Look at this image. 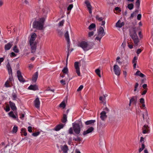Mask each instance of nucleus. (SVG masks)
<instances>
[{
    "label": "nucleus",
    "instance_id": "nucleus-1",
    "mask_svg": "<svg viewBox=\"0 0 153 153\" xmlns=\"http://www.w3.org/2000/svg\"><path fill=\"white\" fill-rule=\"evenodd\" d=\"M137 30L135 27H133L131 28L130 31V36L133 41L135 47H137L140 42V40L137 35Z\"/></svg>",
    "mask_w": 153,
    "mask_h": 153
},
{
    "label": "nucleus",
    "instance_id": "nucleus-2",
    "mask_svg": "<svg viewBox=\"0 0 153 153\" xmlns=\"http://www.w3.org/2000/svg\"><path fill=\"white\" fill-rule=\"evenodd\" d=\"M44 21V18H41L39 21H35L33 23V28L40 30H42L43 28Z\"/></svg>",
    "mask_w": 153,
    "mask_h": 153
},
{
    "label": "nucleus",
    "instance_id": "nucleus-3",
    "mask_svg": "<svg viewBox=\"0 0 153 153\" xmlns=\"http://www.w3.org/2000/svg\"><path fill=\"white\" fill-rule=\"evenodd\" d=\"M93 45L92 44H89L84 41H81L78 45V46L81 48L84 51H87L91 49Z\"/></svg>",
    "mask_w": 153,
    "mask_h": 153
},
{
    "label": "nucleus",
    "instance_id": "nucleus-4",
    "mask_svg": "<svg viewBox=\"0 0 153 153\" xmlns=\"http://www.w3.org/2000/svg\"><path fill=\"white\" fill-rule=\"evenodd\" d=\"M72 125L74 132L76 134H79L81 130V128L79 124V123H73Z\"/></svg>",
    "mask_w": 153,
    "mask_h": 153
},
{
    "label": "nucleus",
    "instance_id": "nucleus-5",
    "mask_svg": "<svg viewBox=\"0 0 153 153\" xmlns=\"http://www.w3.org/2000/svg\"><path fill=\"white\" fill-rule=\"evenodd\" d=\"M17 74L18 79L20 82L23 83L25 82V80L23 78L22 75V73L20 71L18 70L17 71Z\"/></svg>",
    "mask_w": 153,
    "mask_h": 153
},
{
    "label": "nucleus",
    "instance_id": "nucleus-6",
    "mask_svg": "<svg viewBox=\"0 0 153 153\" xmlns=\"http://www.w3.org/2000/svg\"><path fill=\"white\" fill-rule=\"evenodd\" d=\"M113 70L114 73L117 76H119L120 75V68L117 65H114Z\"/></svg>",
    "mask_w": 153,
    "mask_h": 153
},
{
    "label": "nucleus",
    "instance_id": "nucleus-7",
    "mask_svg": "<svg viewBox=\"0 0 153 153\" xmlns=\"http://www.w3.org/2000/svg\"><path fill=\"white\" fill-rule=\"evenodd\" d=\"M74 67L76 69V72L78 76H80V68L79 66V62H76L74 63Z\"/></svg>",
    "mask_w": 153,
    "mask_h": 153
},
{
    "label": "nucleus",
    "instance_id": "nucleus-8",
    "mask_svg": "<svg viewBox=\"0 0 153 153\" xmlns=\"http://www.w3.org/2000/svg\"><path fill=\"white\" fill-rule=\"evenodd\" d=\"M31 50V53H33L35 52L36 48V42L30 43Z\"/></svg>",
    "mask_w": 153,
    "mask_h": 153
},
{
    "label": "nucleus",
    "instance_id": "nucleus-9",
    "mask_svg": "<svg viewBox=\"0 0 153 153\" xmlns=\"http://www.w3.org/2000/svg\"><path fill=\"white\" fill-rule=\"evenodd\" d=\"M85 4H86L88 9L89 11L90 14H91L92 13V6H91L89 2L88 1H85Z\"/></svg>",
    "mask_w": 153,
    "mask_h": 153
},
{
    "label": "nucleus",
    "instance_id": "nucleus-10",
    "mask_svg": "<svg viewBox=\"0 0 153 153\" xmlns=\"http://www.w3.org/2000/svg\"><path fill=\"white\" fill-rule=\"evenodd\" d=\"M105 33H104V29L102 27H100L99 29L98 30V35H100L103 37L105 35Z\"/></svg>",
    "mask_w": 153,
    "mask_h": 153
},
{
    "label": "nucleus",
    "instance_id": "nucleus-11",
    "mask_svg": "<svg viewBox=\"0 0 153 153\" xmlns=\"http://www.w3.org/2000/svg\"><path fill=\"white\" fill-rule=\"evenodd\" d=\"M34 106L36 108H38L40 107V101L39 98L37 97L34 101Z\"/></svg>",
    "mask_w": 153,
    "mask_h": 153
},
{
    "label": "nucleus",
    "instance_id": "nucleus-12",
    "mask_svg": "<svg viewBox=\"0 0 153 153\" xmlns=\"http://www.w3.org/2000/svg\"><path fill=\"white\" fill-rule=\"evenodd\" d=\"M94 128L92 127L89 128L86 131H84L83 134L85 136L87 134L91 133L94 130Z\"/></svg>",
    "mask_w": 153,
    "mask_h": 153
},
{
    "label": "nucleus",
    "instance_id": "nucleus-13",
    "mask_svg": "<svg viewBox=\"0 0 153 153\" xmlns=\"http://www.w3.org/2000/svg\"><path fill=\"white\" fill-rule=\"evenodd\" d=\"M100 118L101 120L104 121L107 118V116L106 115V113L105 111H102L100 114Z\"/></svg>",
    "mask_w": 153,
    "mask_h": 153
},
{
    "label": "nucleus",
    "instance_id": "nucleus-14",
    "mask_svg": "<svg viewBox=\"0 0 153 153\" xmlns=\"http://www.w3.org/2000/svg\"><path fill=\"white\" fill-rule=\"evenodd\" d=\"M124 25V22L119 20L116 24V27H117L121 28Z\"/></svg>",
    "mask_w": 153,
    "mask_h": 153
},
{
    "label": "nucleus",
    "instance_id": "nucleus-15",
    "mask_svg": "<svg viewBox=\"0 0 153 153\" xmlns=\"http://www.w3.org/2000/svg\"><path fill=\"white\" fill-rule=\"evenodd\" d=\"M137 99L136 96L133 97L130 100L129 103V107L131 106V104L132 102L135 104H136L137 102Z\"/></svg>",
    "mask_w": 153,
    "mask_h": 153
},
{
    "label": "nucleus",
    "instance_id": "nucleus-16",
    "mask_svg": "<svg viewBox=\"0 0 153 153\" xmlns=\"http://www.w3.org/2000/svg\"><path fill=\"white\" fill-rule=\"evenodd\" d=\"M12 46V42H9L5 45L4 47V49L5 51L9 50Z\"/></svg>",
    "mask_w": 153,
    "mask_h": 153
},
{
    "label": "nucleus",
    "instance_id": "nucleus-17",
    "mask_svg": "<svg viewBox=\"0 0 153 153\" xmlns=\"http://www.w3.org/2000/svg\"><path fill=\"white\" fill-rule=\"evenodd\" d=\"M28 89L29 90L33 91L38 90V88L36 85H30L28 87Z\"/></svg>",
    "mask_w": 153,
    "mask_h": 153
},
{
    "label": "nucleus",
    "instance_id": "nucleus-18",
    "mask_svg": "<svg viewBox=\"0 0 153 153\" xmlns=\"http://www.w3.org/2000/svg\"><path fill=\"white\" fill-rule=\"evenodd\" d=\"M64 125L62 124H59L57 125L54 128V130L56 131H58L62 128L64 127Z\"/></svg>",
    "mask_w": 153,
    "mask_h": 153
},
{
    "label": "nucleus",
    "instance_id": "nucleus-19",
    "mask_svg": "<svg viewBox=\"0 0 153 153\" xmlns=\"http://www.w3.org/2000/svg\"><path fill=\"white\" fill-rule=\"evenodd\" d=\"M95 122V120H91L85 122V123L86 125H90L91 126L93 125Z\"/></svg>",
    "mask_w": 153,
    "mask_h": 153
},
{
    "label": "nucleus",
    "instance_id": "nucleus-20",
    "mask_svg": "<svg viewBox=\"0 0 153 153\" xmlns=\"http://www.w3.org/2000/svg\"><path fill=\"white\" fill-rule=\"evenodd\" d=\"M38 72H36L33 75L32 81L33 82H36L37 79L38 78Z\"/></svg>",
    "mask_w": 153,
    "mask_h": 153
},
{
    "label": "nucleus",
    "instance_id": "nucleus-21",
    "mask_svg": "<svg viewBox=\"0 0 153 153\" xmlns=\"http://www.w3.org/2000/svg\"><path fill=\"white\" fill-rule=\"evenodd\" d=\"M67 49H68V51L67 52V60L68 59V56L69 55V49L71 47V43L70 42V40L69 41H67Z\"/></svg>",
    "mask_w": 153,
    "mask_h": 153
},
{
    "label": "nucleus",
    "instance_id": "nucleus-22",
    "mask_svg": "<svg viewBox=\"0 0 153 153\" xmlns=\"http://www.w3.org/2000/svg\"><path fill=\"white\" fill-rule=\"evenodd\" d=\"M9 104L12 110L14 111L16 109V108L14 103L12 102L11 101H10L9 102Z\"/></svg>",
    "mask_w": 153,
    "mask_h": 153
},
{
    "label": "nucleus",
    "instance_id": "nucleus-23",
    "mask_svg": "<svg viewBox=\"0 0 153 153\" xmlns=\"http://www.w3.org/2000/svg\"><path fill=\"white\" fill-rule=\"evenodd\" d=\"M134 75L139 76L141 77H143L145 76L144 74L142 73L140 71H137L134 74Z\"/></svg>",
    "mask_w": 153,
    "mask_h": 153
},
{
    "label": "nucleus",
    "instance_id": "nucleus-24",
    "mask_svg": "<svg viewBox=\"0 0 153 153\" xmlns=\"http://www.w3.org/2000/svg\"><path fill=\"white\" fill-rule=\"evenodd\" d=\"M65 37L67 41H70L68 31H67L65 34Z\"/></svg>",
    "mask_w": 153,
    "mask_h": 153
},
{
    "label": "nucleus",
    "instance_id": "nucleus-25",
    "mask_svg": "<svg viewBox=\"0 0 153 153\" xmlns=\"http://www.w3.org/2000/svg\"><path fill=\"white\" fill-rule=\"evenodd\" d=\"M67 121V115L65 114H63V117L62 120V121L63 123H65Z\"/></svg>",
    "mask_w": 153,
    "mask_h": 153
},
{
    "label": "nucleus",
    "instance_id": "nucleus-26",
    "mask_svg": "<svg viewBox=\"0 0 153 153\" xmlns=\"http://www.w3.org/2000/svg\"><path fill=\"white\" fill-rule=\"evenodd\" d=\"M9 115L10 117L13 118L14 119H16L17 118V117H18V116H17L16 117V116H15L14 115L13 112L12 111L9 112Z\"/></svg>",
    "mask_w": 153,
    "mask_h": 153
},
{
    "label": "nucleus",
    "instance_id": "nucleus-27",
    "mask_svg": "<svg viewBox=\"0 0 153 153\" xmlns=\"http://www.w3.org/2000/svg\"><path fill=\"white\" fill-rule=\"evenodd\" d=\"M96 25L95 24L92 23L88 27V29L89 30H91L92 29H95L96 30Z\"/></svg>",
    "mask_w": 153,
    "mask_h": 153
},
{
    "label": "nucleus",
    "instance_id": "nucleus-28",
    "mask_svg": "<svg viewBox=\"0 0 153 153\" xmlns=\"http://www.w3.org/2000/svg\"><path fill=\"white\" fill-rule=\"evenodd\" d=\"M68 149L67 146L66 145H65L63 147L62 150L64 153H67V151Z\"/></svg>",
    "mask_w": 153,
    "mask_h": 153
},
{
    "label": "nucleus",
    "instance_id": "nucleus-29",
    "mask_svg": "<svg viewBox=\"0 0 153 153\" xmlns=\"http://www.w3.org/2000/svg\"><path fill=\"white\" fill-rule=\"evenodd\" d=\"M21 134L23 135L24 136H26L27 135L26 130L25 128H22L21 130Z\"/></svg>",
    "mask_w": 153,
    "mask_h": 153
},
{
    "label": "nucleus",
    "instance_id": "nucleus-30",
    "mask_svg": "<svg viewBox=\"0 0 153 153\" xmlns=\"http://www.w3.org/2000/svg\"><path fill=\"white\" fill-rule=\"evenodd\" d=\"M62 72L65 74H67L68 73V70L67 66L65 67L62 71Z\"/></svg>",
    "mask_w": 153,
    "mask_h": 153
},
{
    "label": "nucleus",
    "instance_id": "nucleus-31",
    "mask_svg": "<svg viewBox=\"0 0 153 153\" xmlns=\"http://www.w3.org/2000/svg\"><path fill=\"white\" fill-rule=\"evenodd\" d=\"M17 98V95L15 93H13L12 94V99L14 100H16V99Z\"/></svg>",
    "mask_w": 153,
    "mask_h": 153
},
{
    "label": "nucleus",
    "instance_id": "nucleus-32",
    "mask_svg": "<svg viewBox=\"0 0 153 153\" xmlns=\"http://www.w3.org/2000/svg\"><path fill=\"white\" fill-rule=\"evenodd\" d=\"M95 72L96 73V74L99 77H101V76L100 74V71L99 69H96L95 70Z\"/></svg>",
    "mask_w": 153,
    "mask_h": 153
},
{
    "label": "nucleus",
    "instance_id": "nucleus-33",
    "mask_svg": "<svg viewBox=\"0 0 153 153\" xmlns=\"http://www.w3.org/2000/svg\"><path fill=\"white\" fill-rule=\"evenodd\" d=\"M140 0H137L135 2V5L137 7V8H139L140 7Z\"/></svg>",
    "mask_w": 153,
    "mask_h": 153
},
{
    "label": "nucleus",
    "instance_id": "nucleus-34",
    "mask_svg": "<svg viewBox=\"0 0 153 153\" xmlns=\"http://www.w3.org/2000/svg\"><path fill=\"white\" fill-rule=\"evenodd\" d=\"M65 104L64 101H63L59 105V106L60 107L64 108L65 107Z\"/></svg>",
    "mask_w": 153,
    "mask_h": 153
},
{
    "label": "nucleus",
    "instance_id": "nucleus-35",
    "mask_svg": "<svg viewBox=\"0 0 153 153\" xmlns=\"http://www.w3.org/2000/svg\"><path fill=\"white\" fill-rule=\"evenodd\" d=\"M143 128H145V129H143V134H146V129L149 128V126H146V125H145L143 126Z\"/></svg>",
    "mask_w": 153,
    "mask_h": 153
},
{
    "label": "nucleus",
    "instance_id": "nucleus-36",
    "mask_svg": "<svg viewBox=\"0 0 153 153\" xmlns=\"http://www.w3.org/2000/svg\"><path fill=\"white\" fill-rule=\"evenodd\" d=\"M13 51L16 53H18L19 52V50L17 48V46L15 45L13 48Z\"/></svg>",
    "mask_w": 153,
    "mask_h": 153
},
{
    "label": "nucleus",
    "instance_id": "nucleus-37",
    "mask_svg": "<svg viewBox=\"0 0 153 153\" xmlns=\"http://www.w3.org/2000/svg\"><path fill=\"white\" fill-rule=\"evenodd\" d=\"M96 19L100 22L102 21L103 19V18L102 17H100L98 15L96 16Z\"/></svg>",
    "mask_w": 153,
    "mask_h": 153
},
{
    "label": "nucleus",
    "instance_id": "nucleus-38",
    "mask_svg": "<svg viewBox=\"0 0 153 153\" xmlns=\"http://www.w3.org/2000/svg\"><path fill=\"white\" fill-rule=\"evenodd\" d=\"M134 7V5L133 4H130L128 5V7L130 10L132 9Z\"/></svg>",
    "mask_w": 153,
    "mask_h": 153
},
{
    "label": "nucleus",
    "instance_id": "nucleus-39",
    "mask_svg": "<svg viewBox=\"0 0 153 153\" xmlns=\"http://www.w3.org/2000/svg\"><path fill=\"white\" fill-rule=\"evenodd\" d=\"M18 130V127L17 126H14L13 129V133H16L17 132Z\"/></svg>",
    "mask_w": 153,
    "mask_h": 153
},
{
    "label": "nucleus",
    "instance_id": "nucleus-40",
    "mask_svg": "<svg viewBox=\"0 0 153 153\" xmlns=\"http://www.w3.org/2000/svg\"><path fill=\"white\" fill-rule=\"evenodd\" d=\"M102 36H101L98 35L95 38V40H99L100 42L101 39V38H102Z\"/></svg>",
    "mask_w": 153,
    "mask_h": 153
},
{
    "label": "nucleus",
    "instance_id": "nucleus-41",
    "mask_svg": "<svg viewBox=\"0 0 153 153\" xmlns=\"http://www.w3.org/2000/svg\"><path fill=\"white\" fill-rule=\"evenodd\" d=\"M9 82L8 81H7L5 83V85L6 87H11V85L9 84Z\"/></svg>",
    "mask_w": 153,
    "mask_h": 153
},
{
    "label": "nucleus",
    "instance_id": "nucleus-42",
    "mask_svg": "<svg viewBox=\"0 0 153 153\" xmlns=\"http://www.w3.org/2000/svg\"><path fill=\"white\" fill-rule=\"evenodd\" d=\"M40 134V132H36L33 133L32 134V135L34 137H36L39 135Z\"/></svg>",
    "mask_w": 153,
    "mask_h": 153
},
{
    "label": "nucleus",
    "instance_id": "nucleus-43",
    "mask_svg": "<svg viewBox=\"0 0 153 153\" xmlns=\"http://www.w3.org/2000/svg\"><path fill=\"white\" fill-rule=\"evenodd\" d=\"M73 7V5L72 4L69 5L67 8L68 10L70 11Z\"/></svg>",
    "mask_w": 153,
    "mask_h": 153
},
{
    "label": "nucleus",
    "instance_id": "nucleus-44",
    "mask_svg": "<svg viewBox=\"0 0 153 153\" xmlns=\"http://www.w3.org/2000/svg\"><path fill=\"white\" fill-rule=\"evenodd\" d=\"M137 58L136 56H134L132 60L133 63H137Z\"/></svg>",
    "mask_w": 153,
    "mask_h": 153
},
{
    "label": "nucleus",
    "instance_id": "nucleus-45",
    "mask_svg": "<svg viewBox=\"0 0 153 153\" xmlns=\"http://www.w3.org/2000/svg\"><path fill=\"white\" fill-rule=\"evenodd\" d=\"M94 34V32L93 31H92L89 32L88 33V36L89 37H91L93 36Z\"/></svg>",
    "mask_w": 153,
    "mask_h": 153
},
{
    "label": "nucleus",
    "instance_id": "nucleus-46",
    "mask_svg": "<svg viewBox=\"0 0 153 153\" xmlns=\"http://www.w3.org/2000/svg\"><path fill=\"white\" fill-rule=\"evenodd\" d=\"M36 35L35 33H33L31 36V38L33 39H36Z\"/></svg>",
    "mask_w": 153,
    "mask_h": 153
},
{
    "label": "nucleus",
    "instance_id": "nucleus-47",
    "mask_svg": "<svg viewBox=\"0 0 153 153\" xmlns=\"http://www.w3.org/2000/svg\"><path fill=\"white\" fill-rule=\"evenodd\" d=\"M115 10H114V13H117L115 11H116L117 12H118L119 13L120 11H121V10H120L119 8L118 7H116L115 8Z\"/></svg>",
    "mask_w": 153,
    "mask_h": 153
},
{
    "label": "nucleus",
    "instance_id": "nucleus-48",
    "mask_svg": "<svg viewBox=\"0 0 153 153\" xmlns=\"http://www.w3.org/2000/svg\"><path fill=\"white\" fill-rule=\"evenodd\" d=\"M142 50L140 48L138 49L136 51V53L138 55L142 51Z\"/></svg>",
    "mask_w": 153,
    "mask_h": 153
},
{
    "label": "nucleus",
    "instance_id": "nucleus-49",
    "mask_svg": "<svg viewBox=\"0 0 153 153\" xmlns=\"http://www.w3.org/2000/svg\"><path fill=\"white\" fill-rule=\"evenodd\" d=\"M121 0H113L112 3L113 4H117L121 1Z\"/></svg>",
    "mask_w": 153,
    "mask_h": 153
},
{
    "label": "nucleus",
    "instance_id": "nucleus-50",
    "mask_svg": "<svg viewBox=\"0 0 153 153\" xmlns=\"http://www.w3.org/2000/svg\"><path fill=\"white\" fill-rule=\"evenodd\" d=\"M35 39H36L30 38L29 40V43L35 42Z\"/></svg>",
    "mask_w": 153,
    "mask_h": 153
},
{
    "label": "nucleus",
    "instance_id": "nucleus-51",
    "mask_svg": "<svg viewBox=\"0 0 153 153\" xmlns=\"http://www.w3.org/2000/svg\"><path fill=\"white\" fill-rule=\"evenodd\" d=\"M69 133L70 134H73V130L72 127L70 128L68 131Z\"/></svg>",
    "mask_w": 153,
    "mask_h": 153
},
{
    "label": "nucleus",
    "instance_id": "nucleus-52",
    "mask_svg": "<svg viewBox=\"0 0 153 153\" xmlns=\"http://www.w3.org/2000/svg\"><path fill=\"white\" fill-rule=\"evenodd\" d=\"M83 86L82 85H81L79 87V88L77 89V91H81L83 88Z\"/></svg>",
    "mask_w": 153,
    "mask_h": 153
},
{
    "label": "nucleus",
    "instance_id": "nucleus-53",
    "mask_svg": "<svg viewBox=\"0 0 153 153\" xmlns=\"http://www.w3.org/2000/svg\"><path fill=\"white\" fill-rule=\"evenodd\" d=\"M138 83L137 82L136 83L135 85L134 86V91H136L137 90V88L138 86Z\"/></svg>",
    "mask_w": 153,
    "mask_h": 153
},
{
    "label": "nucleus",
    "instance_id": "nucleus-54",
    "mask_svg": "<svg viewBox=\"0 0 153 153\" xmlns=\"http://www.w3.org/2000/svg\"><path fill=\"white\" fill-rule=\"evenodd\" d=\"M105 99V95H104V97H100L99 98V100H100L103 102V100H104Z\"/></svg>",
    "mask_w": 153,
    "mask_h": 153
},
{
    "label": "nucleus",
    "instance_id": "nucleus-55",
    "mask_svg": "<svg viewBox=\"0 0 153 153\" xmlns=\"http://www.w3.org/2000/svg\"><path fill=\"white\" fill-rule=\"evenodd\" d=\"M138 29H137L136 30L137 31V33L138 32V35L139 36L140 38H142V36L141 35V31H139L137 30Z\"/></svg>",
    "mask_w": 153,
    "mask_h": 153
},
{
    "label": "nucleus",
    "instance_id": "nucleus-56",
    "mask_svg": "<svg viewBox=\"0 0 153 153\" xmlns=\"http://www.w3.org/2000/svg\"><path fill=\"white\" fill-rule=\"evenodd\" d=\"M64 21L63 20L62 21H60V22H59V26H62L63 25V24L64 23Z\"/></svg>",
    "mask_w": 153,
    "mask_h": 153
},
{
    "label": "nucleus",
    "instance_id": "nucleus-57",
    "mask_svg": "<svg viewBox=\"0 0 153 153\" xmlns=\"http://www.w3.org/2000/svg\"><path fill=\"white\" fill-rule=\"evenodd\" d=\"M98 126L100 128H103L105 127V125L104 124H101L100 125L99 123H98Z\"/></svg>",
    "mask_w": 153,
    "mask_h": 153
},
{
    "label": "nucleus",
    "instance_id": "nucleus-58",
    "mask_svg": "<svg viewBox=\"0 0 153 153\" xmlns=\"http://www.w3.org/2000/svg\"><path fill=\"white\" fill-rule=\"evenodd\" d=\"M60 82L63 85H65V81L63 79H62L60 81Z\"/></svg>",
    "mask_w": 153,
    "mask_h": 153
},
{
    "label": "nucleus",
    "instance_id": "nucleus-59",
    "mask_svg": "<svg viewBox=\"0 0 153 153\" xmlns=\"http://www.w3.org/2000/svg\"><path fill=\"white\" fill-rule=\"evenodd\" d=\"M28 131L30 132H32V128L31 126H29L28 127Z\"/></svg>",
    "mask_w": 153,
    "mask_h": 153
},
{
    "label": "nucleus",
    "instance_id": "nucleus-60",
    "mask_svg": "<svg viewBox=\"0 0 153 153\" xmlns=\"http://www.w3.org/2000/svg\"><path fill=\"white\" fill-rule=\"evenodd\" d=\"M141 15L140 14H138L137 16V19L139 20L141 19Z\"/></svg>",
    "mask_w": 153,
    "mask_h": 153
},
{
    "label": "nucleus",
    "instance_id": "nucleus-61",
    "mask_svg": "<svg viewBox=\"0 0 153 153\" xmlns=\"http://www.w3.org/2000/svg\"><path fill=\"white\" fill-rule=\"evenodd\" d=\"M140 102L142 104L145 102L144 99L143 98H141L140 99Z\"/></svg>",
    "mask_w": 153,
    "mask_h": 153
},
{
    "label": "nucleus",
    "instance_id": "nucleus-62",
    "mask_svg": "<svg viewBox=\"0 0 153 153\" xmlns=\"http://www.w3.org/2000/svg\"><path fill=\"white\" fill-rule=\"evenodd\" d=\"M147 88H146V89L144 90L142 92V93L141 94L142 95H145L146 94V93L147 92Z\"/></svg>",
    "mask_w": 153,
    "mask_h": 153
},
{
    "label": "nucleus",
    "instance_id": "nucleus-63",
    "mask_svg": "<svg viewBox=\"0 0 153 153\" xmlns=\"http://www.w3.org/2000/svg\"><path fill=\"white\" fill-rule=\"evenodd\" d=\"M75 141L80 142L81 141V139L80 137H78L77 138L74 139Z\"/></svg>",
    "mask_w": 153,
    "mask_h": 153
},
{
    "label": "nucleus",
    "instance_id": "nucleus-64",
    "mask_svg": "<svg viewBox=\"0 0 153 153\" xmlns=\"http://www.w3.org/2000/svg\"><path fill=\"white\" fill-rule=\"evenodd\" d=\"M11 57H15L16 56V54L14 52H12L11 53Z\"/></svg>",
    "mask_w": 153,
    "mask_h": 153
}]
</instances>
